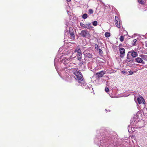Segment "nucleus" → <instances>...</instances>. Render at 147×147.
I'll list each match as a JSON object with an SVG mask.
<instances>
[{
  "instance_id": "nucleus-1",
  "label": "nucleus",
  "mask_w": 147,
  "mask_h": 147,
  "mask_svg": "<svg viewBox=\"0 0 147 147\" xmlns=\"http://www.w3.org/2000/svg\"><path fill=\"white\" fill-rule=\"evenodd\" d=\"M72 71L70 70L69 68L62 71L60 74L61 77L65 80L70 82L74 78L78 82L77 83L78 86H81L82 84L85 85V82L81 73L77 70L74 69L72 71L74 76L71 75L70 71Z\"/></svg>"
},
{
  "instance_id": "nucleus-2",
  "label": "nucleus",
  "mask_w": 147,
  "mask_h": 147,
  "mask_svg": "<svg viewBox=\"0 0 147 147\" xmlns=\"http://www.w3.org/2000/svg\"><path fill=\"white\" fill-rule=\"evenodd\" d=\"M111 134H108L107 132L105 133L97 134L96 137L94 138V142L99 147H112L114 144H111L109 142L111 140Z\"/></svg>"
},
{
  "instance_id": "nucleus-3",
  "label": "nucleus",
  "mask_w": 147,
  "mask_h": 147,
  "mask_svg": "<svg viewBox=\"0 0 147 147\" xmlns=\"http://www.w3.org/2000/svg\"><path fill=\"white\" fill-rule=\"evenodd\" d=\"M69 58H65L63 59H58L56 57L55 59L54 65L55 68L59 75L61 76V72L64 69L69 68L71 70L70 66L71 63H70Z\"/></svg>"
},
{
  "instance_id": "nucleus-4",
  "label": "nucleus",
  "mask_w": 147,
  "mask_h": 147,
  "mask_svg": "<svg viewBox=\"0 0 147 147\" xmlns=\"http://www.w3.org/2000/svg\"><path fill=\"white\" fill-rule=\"evenodd\" d=\"M130 123L133 127L135 128L142 127L144 126V121L143 120L139 121V119H131Z\"/></svg>"
},
{
  "instance_id": "nucleus-5",
  "label": "nucleus",
  "mask_w": 147,
  "mask_h": 147,
  "mask_svg": "<svg viewBox=\"0 0 147 147\" xmlns=\"http://www.w3.org/2000/svg\"><path fill=\"white\" fill-rule=\"evenodd\" d=\"M146 115L147 113V111L146 109H144L142 111H138L136 114L135 116L131 119H140L142 116V113Z\"/></svg>"
},
{
  "instance_id": "nucleus-6",
  "label": "nucleus",
  "mask_w": 147,
  "mask_h": 147,
  "mask_svg": "<svg viewBox=\"0 0 147 147\" xmlns=\"http://www.w3.org/2000/svg\"><path fill=\"white\" fill-rule=\"evenodd\" d=\"M68 33V35L69 36H70L71 39H74L75 38V37L74 31L73 28L71 27H69V32H68L67 30H65V35L66 34H67Z\"/></svg>"
},
{
  "instance_id": "nucleus-7",
  "label": "nucleus",
  "mask_w": 147,
  "mask_h": 147,
  "mask_svg": "<svg viewBox=\"0 0 147 147\" xmlns=\"http://www.w3.org/2000/svg\"><path fill=\"white\" fill-rule=\"evenodd\" d=\"M80 35L83 37L89 38L90 37V35L88 31L83 30L81 31Z\"/></svg>"
},
{
  "instance_id": "nucleus-8",
  "label": "nucleus",
  "mask_w": 147,
  "mask_h": 147,
  "mask_svg": "<svg viewBox=\"0 0 147 147\" xmlns=\"http://www.w3.org/2000/svg\"><path fill=\"white\" fill-rule=\"evenodd\" d=\"M127 54L128 55L131 57L132 58L136 57L138 55L137 52L134 51L133 50L129 51Z\"/></svg>"
},
{
  "instance_id": "nucleus-9",
  "label": "nucleus",
  "mask_w": 147,
  "mask_h": 147,
  "mask_svg": "<svg viewBox=\"0 0 147 147\" xmlns=\"http://www.w3.org/2000/svg\"><path fill=\"white\" fill-rule=\"evenodd\" d=\"M80 25L83 28H86L88 29H90L92 28L91 24H86L82 23L80 22Z\"/></svg>"
},
{
  "instance_id": "nucleus-10",
  "label": "nucleus",
  "mask_w": 147,
  "mask_h": 147,
  "mask_svg": "<svg viewBox=\"0 0 147 147\" xmlns=\"http://www.w3.org/2000/svg\"><path fill=\"white\" fill-rule=\"evenodd\" d=\"M81 86H82L84 88H85L87 89H89L91 92H92L93 91V88L92 87V86L91 85H89V86L87 85L85 82V85L82 84V85Z\"/></svg>"
},
{
  "instance_id": "nucleus-11",
  "label": "nucleus",
  "mask_w": 147,
  "mask_h": 147,
  "mask_svg": "<svg viewBox=\"0 0 147 147\" xmlns=\"http://www.w3.org/2000/svg\"><path fill=\"white\" fill-rule=\"evenodd\" d=\"M84 55L85 59H87L88 58H90L92 57L93 55L92 53L88 52H87L86 51H84L83 52Z\"/></svg>"
},
{
  "instance_id": "nucleus-12",
  "label": "nucleus",
  "mask_w": 147,
  "mask_h": 147,
  "mask_svg": "<svg viewBox=\"0 0 147 147\" xmlns=\"http://www.w3.org/2000/svg\"><path fill=\"white\" fill-rule=\"evenodd\" d=\"M137 100L138 103L140 104H141L143 103V104H145V100L142 96H139V97L137 98Z\"/></svg>"
},
{
  "instance_id": "nucleus-13",
  "label": "nucleus",
  "mask_w": 147,
  "mask_h": 147,
  "mask_svg": "<svg viewBox=\"0 0 147 147\" xmlns=\"http://www.w3.org/2000/svg\"><path fill=\"white\" fill-rule=\"evenodd\" d=\"M115 22L117 27L118 28H120V22L118 17L117 16L115 17Z\"/></svg>"
},
{
  "instance_id": "nucleus-14",
  "label": "nucleus",
  "mask_w": 147,
  "mask_h": 147,
  "mask_svg": "<svg viewBox=\"0 0 147 147\" xmlns=\"http://www.w3.org/2000/svg\"><path fill=\"white\" fill-rule=\"evenodd\" d=\"M135 61L138 63H141L142 64H145V62L144 61L142 58L140 57H137L135 59Z\"/></svg>"
},
{
  "instance_id": "nucleus-15",
  "label": "nucleus",
  "mask_w": 147,
  "mask_h": 147,
  "mask_svg": "<svg viewBox=\"0 0 147 147\" xmlns=\"http://www.w3.org/2000/svg\"><path fill=\"white\" fill-rule=\"evenodd\" d=\"M119 49L120 51V56L121 57H123L125 54V50L123 48H119Z\"/></svg>"
},
{
  "instance_id": "nucleus-16",
  "label": "nucleus",
  "mask_w": 147,
  "mask_h": 147,
  "mask_svg": "<svg viewBox=\"0 0 147 147\" xmlns=\"http://www.w3.org/2000/svg\"><path fill=\"white\" fill-rule=\"evenodd\" d=\"M74 52V53H76V54H79L82 53L80 49L78 47H77L75 49Z\"/></svg>"
},
{
  "instance_id": "nucleus-17",
  "label": "nucleus",
  "mask_w": 147,
  "mask_h": 147,
  "mask_svg": "<svg viewBox=\"0 0 147 147\" xmlns=\"http://www.w3.org/2000/svg\"><path fill=\"white\" fill-rule=\"evenodd\" d=\"M126 61H128L130 63H132L133 62V60L131 57H130L129 55H127V59L126 60Z\"/></svg>"
},
{
  "instance_id": "nucleus-18",
  "label": "nucleus",
  "mask_w": 147,
  "mask_h": 147,
  "mask_svg": "<svg viewBox=\"0 0 147 147\" xmlns=\"http://www.w3.org/2000/svg\"><path fill=\"white\" fill-rule=\"evenodd\" d=\"M82 53H80L79 54H76V55L75 57H73L74 58L76 57H77V59L79 61H81L82 57Z\"/></svg>"
},
{
  "instance_id": "nucleus-19",
  "label": "nucleus",
  "mask_w": 147,
  "mask_h": 147,
  "mask_svg": "<svg viewBox=\"0 0 147 147\" xmlns=\"http://www.w3.org/2000/svg\"><path fill=\"white\" fill-rule=\"evenodd\" d=\"M105 74V71H102L99 73H97L96 75L98 77H102Z\"/></svg>"
},
{
  "instance_id": "nucleus-20",
  "label": "nucleus",
  "mask_w": 147,
  "mask_h": 147,
  "mask_svg": "<svg viewBox=\"0 0 147 147\" xmlns=\"http://www.w3.org/2000/svg\"><path fill=\"white\" fill-rule=\"evenodd\" d=\"M139 57H141L142 59L147 61V55L141 54L139 55Z\"/></svg>"
},
{
  "instance_id": "nucleus-21",
  "label": "nucleus",
  "mask_w": 147,
  "mask_h": 147,
  "mask_svg": "<svg viewBox=\"0 0 147 147\" xmlns=\"http://www.w3.org/2000/svg\"><path fill=\"white\" fill-rule=\"evenodd\" d=\"M105 35L106 37H109L110 36V33L108 32H106L105 33Z\"/></svg>"
},
{
  "instance_id": "nucleus-22",
  "label": "nucleus",
  "mask_w": 147,
  "mask_h": 147,
  "mask_svg": "<svg viewBox=\"0 0 147 147\" xmlns=\"http://www.w3.org/2000/svg\"><path fill=\"white\" fill-rule=\"evenodd\" d=\"M88 17V15L87 14L85 13L83 14L82 16V18L83 19H86Z\"/></svg>"
},
{
  "instance_id": "nucleus-23",
  "label": "nucleus",
  "mask_w": 147,
  "mask_h": 147,
  "mask_svg": "<svg viewBox=\"0 0 147 147\" xmlns=\"http://www.w3.org/2000/svg\"><path fill=\"white\" fill-rule=\"evenodd\" d=\"M88 13L90 14H92L93 13V10L92 9H89L88 11Z\"/></svg>"
},
{
  "instance_id": "nucleus-24",
  "label": "nucleus",
  "mask_w": 147,
  "mask_h": 147,
  "mask_svg": "<svg viewBox=\"0 0 147 147\" xmlns=\"http://www.w3.org/2000/svg\"><path fill=\"white\" fill-rule=\"evenodd\" d=\"M92 24L94 26H96L97 25V22L96 21H94L92 22Z\"/></svg>"
},
{
  "instance_id": "nucleus-25",
  "label": "nucleus",
  "mask_w": 147,
  "mask_h": 147,
  "mask_svg": "<svg viewBox=\"0 0 147 147\" xmlns=\"http://www.w3.org/2000/svg\"><path fill=\"white\" fill-rule=\"evenodd\" d=\"M124 37L123 36H121L120 38V40L121 42H123L124 40Z\"/></svg>"
},
{
  "instance_id": "nucleus-26",
  "label": "nucleus",
  "mask_w": 147,
  "mask_h": 147,
  "mask_svg": "<svg viewBox=\"0 0 147 147\" xmlns=\"http://www.w3.org/2000/svg\"><path fill=\"white\" fill-rule=\"evenodd\" d=\"M129 94H122V96L123 97H127V96H129Z\"/></svg>"
},
{
  "instance_id": "nucleus-27",
  "label": "nucleus",
  "mask_w": 147,
  "mask_h": 147,
  "mask_svg": "<svg viewBox=\"0 0 147 147\" xmlns=\"http://www.w3.org/2000/svg\"><path fill=\"white\" fill-rule=\"evenodd\" d=\"M94 47L95 48V49L97 50H98L99 49V47L98 46V45L97 44L95 45Z\"/></svg>"
},
{
  "instance_id": "nucleus-28",
  "label": "nucleus",
  "mask_w": 147,
  "mask_h": 147,
  "mask_svg": "<svg viewBox=\"0 0 147 147\" xmlns=\"http://www.w3.org/2000/svg\"><path fill=\"white\" fill-rule=\"evenodd\" d=\"M136 41H137V40L136 39H134L133 40V43L132 44V45H135L136 42Z\"/></svg>"
},
{
  "instance_id": "nucleus-29",
  "label": "nucleus",
  "mask_w": 147,
  "mask_h": 147,
  "mask_svg": "<svg viewBox=\"0 0 147 147\" xmlns=\"http://www.w3.org/2000/svg\"><path fill=\"white\" fill-rule=\"evenodd\" d=\"M138 2L140 4H143V3L144 1L142 0H138Z\"/></svg>"
},
{
  "instance_id": "nucleus-30",
  "label": "nucleus",
  "mask_w": 147,
  "mask_h": 147,
  "mask_svg": "<svg viewBox=\"0 0 147 147\" xmlns=\"http://www.w3.org/2000/svg\"><path fill=\"white\" fill-rule=\"evenodd\" d=\"M99 52L100 54H102L103 53V52L100 49H98Z\"/></svg>"
},
{
  "instance_id": "nucleus-31",
  "label": "nucleus",
  "mask_w": 147,
  "mask_h": 147,
  "mask_svg": "<svg viewBox=\"0 0 147 147\" xmlns=\"http://www.w3.org/2000/svg\"><path fill=\"white\" fill-rule=\"evenodd\" d=\"M105 91L107 92L109 91V89L108 88L106 87L105 89Z\"/></svg>"
},
{
  "instance_id": "nucleus-32",
  "label": "nucleus",
  "mask_w": 147,
  "mask_h": 147,
  "mask_svg": "<svg viewBox=\"0 0 147 147\" xmlns=\"http://www.w3.org/2000/svg\"><path fill=\"white\" fill-rule=\"evenodd\" d=\"M128 72L131 75H132L133 74V72L131 70L129 71Z\"/></svg>"
},
{
  "instance_id": "nucleus-33",
  "label": "nucleus",
  "mask_w": 147,
  "mask_h": 147,
  "mask_svg": "<svg viewBox=\"0 0 147 147\" xmlns=\"http://www.w3.org/2000/svg\"><path fill=\"white\" fill-rule=\"evenodd\" d=\"M121 72L122 74H125L126 73V71L125 70H123L121 71Z\"/></svg>"
},
{
  "instance_id": "nucleus-34",
  "label": "nucleus",
  "mask_w": 147,
  "mask_h": 147,
  "mask_svg": "<svg viewBox=\"0 0 147 147\" xmlns=\"http://www.w3.org/2000/svg\"><path fill=\"white\" fill-rule=\"evenodd\" d=\"M130 125H129V126H128V131H130Z\"/></svg>"
},
{
  "instance_id": "nucleus-35",
  "label": "nucleus",
  "mask_w": 147,
  "mask_h": 147,
  "mask_svg": "<svg viewBox=\"0 0 147 147\" xmlns=\"http://www.w3.org/2000/svg\"><path fill=\"white\" fill-rule=\"evenodd\" d=\"M146 46L147 47V41H146Z\"/></svg>"
},
{
  "instance_id": "nucleus-36",
  "label": "nucleus",
  "mask_w": 147,
  "mask_h": 147,
  "mask_svg": "<svg viewBox=\"0 0 147 147\" xmlns=\"http://www.w3.org/2000/svg\"><path fill=\"white\" fill-rule=\"evenodd\" d=\"M110 142H111V143H112V144H113V141L111 140Z\"/></svg>"
},
{
  "instance_id": "nucleus-37",
  "label": "nucleus",
  "mask_w": 147,
  "mask_h": 147,
  "mask_svg": "<svg viewBox=\"0 0 147 147\" xmlns=\"http://www.w3.org/2000/svg\"><path fill=\"white\" fill-rule=\"evenodd\" d=\"M66 25L67 26H68V25H69V24H68V23H66Z\"/></svg>"
},
{
  "instance_id": "nucleus-38",
  "label": "nucleus",
  "mask_w": 147,
  "mask_h": 147,
  "mask_svg": "<svg viewBox=\"0 0 147 147\" xmlns=\"http://www.w3.org/2000/svg\"><path fill=\"white\" fill-rule=\"evenodd\" d=\"M105 110L106 111V112H108V111L107 109H105Z\"/></svg>"
},
{
  "instance_id": "nucleus-39",
  "label": "nucleus",
  "mask_w": 147,
  "mask_h": 147,
  "mask_svg": "<svg viewBox=\"0 0 147 147\" xmlns=\"http://www.w3.org/2000/svg\"><path fill=\"white\" fill-rule=\"evenodd\" d=\"M71 0H66V1H68V2H69Z\"/></svg>"
},
{
  "instance_id": "nucleus-40",
  "label": "nucleus",
  "mask_w": 147,
  "mask_h": 147,
  "mask_svg": "<svg viewBox=\"0 0 147 147\" xmlns=\"http://www.w3.org/2000/svg\"><path fill=\"white\" fill-rule=\"evenodd\" d=\"M108 111H110V110H109Z\"/></svg>"
}]
</instances>
